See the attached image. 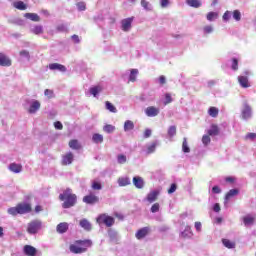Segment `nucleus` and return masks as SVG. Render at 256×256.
<instances>
[{
	"label": "nucleus",
	"mask_w": 256,
	"mask_h": 256,
	"mask_svg": "<svg viewBox=\"0 0 256 256\" xmlns=\"http://www.w3.org/2000/svg\"><path fill=\"white\" fill-rule=\"evenodd\" d=\"M59 200L63 201V209H71V207L77 205V195L73 194V191L70 188H67L59 195Z\"/></svg>",
	"instance_id": "obj_1"
},
{
	"label": "nucleus",
	"mask_w": 256,
	"mask_h": 256,
	"mask_svg": "<svg viewBox=\"0 0 256 256\" xmlns=\"http://www.w3.org/2000/svg\"><path fill=\"white\" fill-rule=\"evenodd\" d=\"M93 241L86 240H76L73 244L69 246L71 253L75 255H81V253H87V249L92 247Z\"/></svg>",
	"instance_id": "obj_2"
},
{
	"label": "nucleus",
	"mask_w": 256,
	"mask_h": 256,
	"mask_svg": "<svg viewBox=\"0 0 256 256\" xmlns=\"http://www.w3.org/2000/svg\"><path fill=\"white\" fill-rule=\"evenodd\" d=\"M31 211H33V208L27 202L18 203L15 207L8 209L9 215L13 217H16V215H26L27 213H31Z\"/></svg>",
	"instance_id": "obj_3"
},
{
	"label": "nucleus",
	"mask_w": 256,
	"mask_h": 256,
	"mask_svg": "<svg viewBox=\"0 0 256 256\" xmlns=\"http://www.w3.org/2000/svg\"><path fill=\"white\" fill-rule=\"evenodd\" d=\"M96 222L98 223V225H106V227H113V225H115V218L107 214H100L97 217Z\"/></svg>",
	"instance_id": "obj_4"
},
{
	"label": "nucleus",
	"mask_w": 256,
	"mask_h": 256,
	"mask_svg": "<svg viewBox=\"0 0 256 256\" xmlns=\"http://www.w3.org/2000/svg\"><path fill=\"white\" fill-rule=\"evenodd\" d=\"M42 222L40 220H32L30 223H28L27 226V233L29 235H35L41 231Z\"/></svg>",
	"instance_id": "obj_5"
},
{
	"label": "nucleus",
	"mask_w": 256,
	"mask_h": 256,
	"mask_svg": "<svg viewBox=\"0 0 256 256\" xmlns=\"http://www.w3.org/2000/svg\"><path fill=\"white\" fill-rule=\"evenodd\" d=\"M83 202L87 205H95V203H99V198L95 194L90 193L83 197Z\"/></svg>",
	"instance_id": "obj_6"
},
{
	"label": "nucleus",
	"mask_w": 256,
	"mask_h": 256,
	"mask_svg": "<svg viewBox=\"0 0 256 256\" xmlns=\"http://www.w3.org/2000/svg\"><path fill=\"white\" fill-rule=\"evenodd\" d=\"M73 160H74L73 152H68L62 156L61 165L63 166L71 165V163H73Z\"/></svg>",
	"instance_id": "obj_7"
},
{
	"label": "nucleus",
	"mask_w": 256,
	"mask_h": 256,
	"mask_svg": "<svg viewBox=\"0 0 256 256\" xmlns=\"http://www.w3.org/2000/svg\"><path fill=\"white\" fill-rule=\"evenodd\" d=\"M149 233H151V228L143 227L136 232L135 237L138 240L145 239V236L149 235Z\"/></svg>",
	"instance_id": "obj_8"
},
{
	"label": "nucleus",
	"mask_w": 256,
	"mask_h": 256,
	"mask_svg": "<svg viewBox=\"0 0 256 256\" xmlns=\"http://www.w3.org/2000/svg\"><path fill=\"white\" fill-rule=\"evenodd\" d=\"M134 17L125 18L121 21L122 31H129L131 29V25L133 23Z\"/></svg>",
	"instance_id": "obj_9"
},
{
	"label": "nucleus",
	"mask_w": 256,
	"mask_h": 256,
	"mask_svg": "<svg viewBox=\"0 0 256 256\" xmlns=\"http://www.w3.org/2000/svg\"><path fill=\"white\" fill-rule=\"evenodd\" d=\"M48 67L50 71H60L61 73H65V71H67L65 65L59 63H51Z\"/></svg>",
	"instance_id": "obj_10"
},
{
	"label": "nucleus",
	"mask_w": 256,
	"mask_h": 256,
	"mask_svg": "<svg viewBox=\"0 0 256 256\" xmlns=\"http://www.w3.org/2000/svg\"><path fill=\"white\" fill-rule=\"evenodd\" d=\"M158 198L159 190H153L147 194L146 201H148V203H155V201H157Z\"/></svg>",
	"instance_id": "obj_11"
},
{
	"label": "nucleus",
	"mask_w": 256,
	"mask_h": 256,
	"mask_svg": "<svg viewBox=\"0 0 256 256\" xmlns=\"http://www.w3.org/2000/svg\"><path fill=\"white\" fill-rule=\"evenodd\" d=\"M11 60L4 53H0V65L1 67H11Z\"/></svg>",
	"instance_id": "obj_12"
},
{
	"label": "nucleus",
	"mask_w": 256,
	"mask_h": 256,
	"mask_svg": "<svg viewBox=\"0 0 256 256\" xmlns=\"http://www.w3.org/2000/svg\"><path fill=\"white\" fill-rule=\"evenodd\" d=\"M145 113L147 117H157V115H159V108H156L155 106H149L146 108Z\"/></svg>",
	"instance_id": "obj_13"
},
{
	"label": "nucleus",
	"mask_w": 256,
	"mask_h": 256,
	"mask_svg": "<svg viewBox=\"0 0 256 256\" xmlns=\"http://www.w3.org/2000/svg\"><path fill=\"white\" fill-rule=\"evenodd\" d=\"M242 119H251V106L247 103L244 104L242 109Z\"/></svg>",
	"instance_id": "obj_14"
},
{
	"label": "nucleus",
	"mask_w": 256,
	"mask_h": 256,
	"mask_svg": "<svg viewBox=\"0 0 256 256\" xmlns=\"http://www.w3.org/2000/svg\"><path fill=\"white\" fill-rule=\"evenodd\" d=\"M23 251L27 256H36L37 255V249L31 245H25L23 248Z\"/></svg>",
	"instance_id": "obj_15"
},
{
	"label": "nucleus",
	"mask_w": 256,
	"mask_h": 256,
	"mask_svg": "<svg viewBox=\"0 0 256 256\" xmlns=\"http://www.w3.org/2000/svg\"><path fill=\"white\" fill-rule=\"evenodd\" d=\"M238 83L241 87H243V89H248V87H251V84H249V78L247 76H239Z\"/></svg>",
	"instance_id": "obj_16"
},
{
	"label": "nucleus",
	"mask_w": 256,
	"mask_h": 256,
	"mask_svg": "<svg viewBox=\"0 0 256 256\" xmlns=\"http://www.w3.org/2000/svg\"><path fill=\"white\" fill-rule=\"evenodd\" d=\"M56 231L60 234L67 233L69 231V224L67 222H61L57 225Z\"/></svg>",
	"instance_id": "obj_17"
},
{
	"label": "nucleus",
	"mask_w": 256,
	"mask_h": 256,
	"mask_svg": "<svg viewBox=\"0 0 256 256\" xmlns=\"http://www.w3.org/2000/svg\"><path fill=\"white\" fill-rule=\"evenodd\" d=\"M39 109H41V103L37 100H35L34 102H32V104L30 105L28 112L29 113H37V111H39Z\"/></svg>",
	"instance_id": "obj_18"
},
{
	"label": "nucleus",
	"mask_w": 256,
	"mask_h": 256,
	"mask_svg": "<svg viewBox=\"0 0 256 256\" xmlns=\"http://www.w3.org/2000/svg\"><path fill=\"white\" fill-rule=\"evenodd\" d=\"M9 170L12 171V173H21L23 171V166L21 164L11 163L9 165Z\"/></svg>",
	"instance_id": "obj_19"
},
{
	"label": "nucleus",
	"mask_w": 256,
	"mask_h": 256,
	"mask_svg": "<svg viewBox=\"0 0 256 256\" xmlns=\"http://www.w3.org/2000/svg\"><path fill=\"white\" fill-rule=\"evenodd\" d=\"M80 227H82V229H84L85 231H91V229H93L91 222H89V220L85 218L80 220Z\"/></svg>",
	"instance_id": "obj_20"
},
{
	"label": "nucleus",
	"mask_w": 256,
	"mask_h": 256,
	"mask_svg": "<svg viewBox=\"0 0 256 256\" xmlns=\"http://www.w3.org/2000/svg\"><path fill=\"white\" fill-rule=\"evenodd\" d=\"M70 149H73L74 151H79L81 149V143H79V140L72 139L68 143Z\"/></svg>",
	"instance_id": "obj_21"
},
{
	"label": "nucleus",
	"mask_w": 256,
	"mask_h": 256,
	"mask_svg": "<svg viewBox=\"0 0 256 256\" xmlns=\"http://www.w3.org/2000/svg\"><path fill=\"white\" fill-rule=\"evenodd\" d=\"M182 239H191L193 237V231H191V226H186L185 230L181 232Z\"/></svg>",
	"instance_id": "obj_22"
},
{
	"label": "nucleus",
	"mask_w": 256,
	"mask_h": 256,
	"mask_svg": "<svg viewBox=\"0 0 256 256\" xmlns=\"http://www.w3.org/2000/svg\"><path fill=\"white\" fill-rule=\"evenodd\" d=\"M133 183L137 189H143V187L145 186V182H143V178L141 177H134Z\"/></svg>",
	"instance_id": "obj_23"
},
{
	"label": "nucleus",
	"mask_w": 256,
	"mask_h": 256,
	"mask_svg": "<svg viewBox=\"0 0 256 256\" xmlns=\"http://www.w3.org/2000/svg\"><path fill=\"white\" fill-rule=\"evenodd\" d=\"M119 187H127V185H131V180L129 177H120L118 178Z\"/></svg>",
	"instance_id": "obj_24"
},
{
	"label": "nucleus",
	"mask_w": 256,
	"mask_h": 256,
	"mask_svg": "<svg viewBox=\"0 0 256 256\" xmlns=\"http://www.w3.org/2000/svg\"><path fill=\"white\" fill-rule=\"evenodd\" d=\"M186 3L189 7H193L194 9H199L202 5L201 0H187Z\"/></svg>",
	"instance_id": "obj_25"
},
{
	"label": "nucleus",
	"mask_w": 256,
	"mask_h": 256,
	"mask_svg": "<svg viewBox=\"0 0 256 256\" xmlns=\"http://www.w3.org/2000/svg\"><path fill=\"white\" fill-rule=\"evenodd\" d=\"M222 244L224 245V247H226L227 249H235V242L229 240V239H222Z\"/></svg>",
	"instance_id": "obj_26"
},
{
	"label": "nucleus",
	"mask_w": 256,
	"mask_h": 256,
	"mask_svg": "<svg viewBox=\"0 0 256 256\" xmlns=\"http://www.w3.org/2000/svg\"><path fill=\"white\" fill-rule=\"evenodd\" d=\"M24 17H25L26 19H30V21H35V22L41 21V18L39 17V15H38V14H35V13H26V14L24 15Z\"/></svg>",
	"instance_id": "obj_27"
},
{
	"label": "nucleus",
	"mask_w": 256,
	"mask_h": 256,
	"mask_svg": "<svg viewBox=\"0 0 256 256\" xmlns=\"http://www.w3.org/2000/svg\"><path fill=\"white\" fill-rule=\"evenodd\" d=\"M13 7H15V9H18L19 11H25V9H27V5L23 1L14 2Z\"/></svg>",
	"instance_id": "obj_28"
},
{
	"label": "nucleus",
	"mask_w": 256,
	"mask_h": 256,
	"mask_svg": "<svg viewBox=\"0 0 256 256\" xmlns=\"http://www.w3.org/2000/svg\"><path fill=\"white\" fill-rule=\"evenodd\" d=\"M135 129V123L131 120H127L124 123V131H133Z\"/></svg>",
	"instance_id": "obj_29"
},
{
	"label": "nucleus",
	"mask_w": 256,
	"mask_h": 256,
	"mask_svg": "<svg viewBox=\"0 0 256 256\" xmlns=\"http://www.w3.org/2000/svg\"><path fill=\"white\" fill-rule=\"evenodd\" d=\"M243 223L244 225H253L255 223V217L251 216V215H247L245 217H243Z\"/></svg>",
	"instance_id": "obj_30"
},
{
	"label": "nucleus",
	"mask_w": 256,
	"mask_h": 256,
	"mask_svg": "<svg viewBox=\"0 0 256 256\" xmlns=\"http://www.w3.org/2000/svg\"><path fill=\"white\" fill-rule=\"evenodd\" d=\"M208 135L211 137L219 135V127L215 124H212L211 129L208 130Z\"/></svg>",
	"instance_id": "obj_31"
},
{
	"label": "nucleus",
	"mask_w": 256,
	"mask_h": 256,
	"mask_svg": "<svg viewBox=\"0 0 256 256\" xmlns=\"http://www.w3.org/2000/svg\"><path fill=\"white\" fill-rule=\"evenodd\" d=\"M235 195H239V190L237 189H231L226 195H225V201H229L231 197H235Z\"/></svg>",
	"instance_id": "obj_32"
},
{
	"label": "nucleus",
	"mask_w": 256,
	"mask_h": 256,
	"mask_svg": "<svg viewBox=\"0 0 256 256\" xmlns=\"http://www.w3.org/2000/svg\"><path fill=\"white\" fill-rule=\"evenodd\" d=\"M137 75H139V70L132 69L130 71L129 81H131L132 83H135V81H137Z\"/></svg>",
	"instance_id": "obj_33"
},
{
	"label": "nucleus",
	"mask_w": 256,
	"mask_h": 256,
	"mask_svg": "<svg viewBox=\"0 0 256 256\" xmlns=\"http://www.w3.org/2000/svg\"><path fill=\"white\" fill-rule=\"evenodd\" d=\"M101 91H103V88L101 86H94L90 88V93L91 95H93V97H97V95H99Z\"/></svg>",
	"instance_id": "obj_34"
},
{
	"label": "nucleus",
	"mask_w": 256,
	"mask_h": 256,
	"mask_svg": "<svg viewBox=\"0 0 256 256\" xmlns=\"http://www.w3.org/2000/svg\"><path fill=\"white\" fill-rule=\"evenodd\" d=\"M92 141H93V143H96V144L103 143V135H101L99 133L93 134Z\"/></svg>",
	"instance_id": "obj_35"
},
{
	"label": "nucleus",
	"mask_w": 256,
	"mask_h": 256,
	"mask_svg": "<svg viewBox=\"0 0 256 256\" xmlns=\"http://www.w3.org/2000/svg\"><path fill=\"white\" fill-rule=\"evenodd\" d=\"M208 114L210 115V117H217L219 115V109L217 107H210L208 110Z\"/></svg>",
	"instance_id": "obj_36"
},
{
	"label": "nucleus",
	"mask_w": 256,
	"mask_h": 256,
	"mask_svg": "<svg viewBox=\"0 0 256 256\" xmlns=\"http://www.w3.org/2000/svg\"><path fill=\"white\" fill-rule=\"evenodd\" d=\"M182 151H183V153H190L191 152V148H189V144L187 143V138H183Z\"/></svg>",
	"instance_id": "obj_37"
},
{
	"label": "nucleus",
	"mask_w": 256,
	"mask_h": 256,
	"mask_svg": "<svg viewBox=\"0 0 256 256\" xmlns=\"http://www.w3.org/2000/svg\"><path fill=\"white\" fill-rule=\"evenodd\" d=\"M219 17V13L217 12H209L206 16L207 21H215Z\"/></svg>",
	"instance_id": "obj_38"
},
{
	"label": "nucleus",
	"mask_w": 256,
	"mask_h": 256,
	"mask_svg": "<svg viewBox=\"0 0 256 256\" xmlns=\"http://www.w3.org/2000/svg\"><path fill=\"white\" fill-rule=\"evenodd\" d=\"M117 161L119 165H125V163H127V156H125V154H119L117 156Z\"/></svg>",
	"instance_id": "obj_39"
},
{
	"label": "nucleus",
	"mask_w": 256,
	"mask_h": 256,
	"mask_svg": "<svg viewBox=\"0 0 256 256\" xmlns=\"http://www.w3.org/2000/svg\"><path fill=\"white\" fill-rule=\"evenodd\" d=\"M105 105L108 111H110L111 113H117V108L113 104H111V102L106 101Z\"/></svg>",
	"instance_id": "obj_40"
},
{
	"label": "nucleus",
	"mask_w": 256,
	"mask_h": 256,
	"mask_svg": "<svg viewBox=\"0 0 256 256\" xmlns=\"http://www.w3.org/2000/svg\"><path fill=\"white\" fill-rule=\"evenodd\" d=\"M177 135V126H170L168 128V136L175 137Z\"/></svg>",
	"instance_id": "obj_41"
},
{
	"label": "nucleus",
	"mask_w": 256,
	"mask_h": 256,
	"mask_svg": "<svg viewBox=\"0 0 256 256\" xmlns=\"http://www.w3.org/2000/svg\"><path fill=\"white\" fill-rule=\"evenodd\" d=\"M155 149H157V142H153L150 146L147 147L148 155H151V153H155Z\"/></svg>",
	"instance_id": "obj_42"
},
{
	"label": "nucleus",
	"mask_w": 256,
	"mask_h": 256,
	"mask_svg": "<svg viewBox=\"0 0 256 256\" xmlns=\"http://www.w3.org/2000/svg\"><path fill=\"white\" fill-rule=\"evenodd\" d=\"M103 131L105 133H113V131H115V126L111 125V124H107L103 127Z\"/></svg>",
	"instance_id": "obj_43"
},
{
	"label": "nucleus",
	"mask_w": 256,
	"mask_h": 256,
	"mask_svg": "<svg viewBox=\"0 0 256 256\" xmlns=\"http://www.w3.org/2000/svg\"><path fill=\"white\" fill-rule=\"evenodd\" d=\"M32 33H34V35H41L43 33V26H35L33 29H32Z\"/></svg>",
	"instance_id": "obj_44"
},
{
	"label": "nucleus",
	"mask_w": 256,
	"mask_h": 256,
	"mask_svg": "<svg viewBox=\"0 0 256 256\" xmlns=\"http://www.w3.org/2000/svg\"><path fill=\"white\" fill-rule=\"evenodd\" d=\"M92 189L94 191H101V189H103V186L101 185L100 182L94 181L92 182Z\"/></svg>",
	"instance_id": "obj_45"
},
{
	"label": "nucleus",
	"mask_w": 256,
	"mask_h": 256,
	"mask_svg": "<svg viewBox=\"0 0 256 256\" xmlns=\"http://www.w3.org/2000/svg\"><path fill=\"white\" fill-rule=\"evenodd\" d=\"M231 69L233 71H237L239 69V60H237V58H233L232 59V66Z\"/></svg>",
	"instance_id": "obj_46"
},
{
	"label": "nucleus",
	"mask_w": 256,
	"mask_h": 256,
	"mask_svg": "<svg viewBox=\"0 0 256 256\" xmlns=\"http://www.w3.org/2000/svg\"><path fill=\"white\" fill-rule=\"evenodd\" d=\"M141 6L146 9V11H151V4L147 0H141Z\"/></svg>",
	"instance_id": "obj_47"
},
{
	"label": "nucleus",
	"mask_w": 256,
	"mask_h": 256,
	"mask_svg": "<svg viewBox=\"0 0 256 256\" xmlns=\"http://www.w3.org/2000/svg\"><path fill=\"white\" fill-rule=\"evenodd\" d=\"M232 15L235 21H241V12L239 10H234Z\"/></svg>",
	"instance_id": "obj_48"
},
{
	"label": "nucleus",
	"mask_w": 256,
	"mask_h": 256,
	"mask_svg": "<svg viewBox=\"0 0 256 256\" xmlns=\"http://www.w3.org/2000/svg\"><path fill=\"white\" fill-rule=\"evenodd\" d=\"M159 209H161V206L159 205V203H154L151 206L150 211L151 213H158Z\"/></svg>",
	"instance_id": "obj_49"
},
{
	"label": "nucleus",
	"mask_w": 256,
	"mask_h": 256,
	"mask_svg": "<svg viewBox=\"0 0 256 256\" xmlns=\"http://www.w3.org/2000/svg\"><path fill=\"white\" fill-rule=\"evenodd\" d=\"M44 95H45L46 97H48V99H53V97H54V92H53V90H51V89H46V90L44 91Z\"/></svg>",
	"instance_id": "obj_50"
},
{
	"label": "nucleus",
	"mask_w": 256,
	"mask_h": 256,
	"mask_svg": "<svg viewBox=\"0 0 256 256\" xmlns=\"http://www.w3.org/2000/svg\"><path fill=\"white\" fill-rule=\"evenodd\" d=\"M172 102H173V98L171 97V94L166 93V94H165V102H164V105H169V103H172Z\"/></svg>",
	"instance_id": "obj_51"
},
{
	"label": "nucleus",
	"mask_w": 256,
	"mask_h": 256,
	"mask_svg": "<svg viewBox=\"0 0 256 256\" xmlns=\"http://www.w3.org/2000/svg\"><path fill=\"white\" fill-rule=\"evenodd\" d=\"M202 143L203 145H208L211 143V137H209V135H204L202 137Z\"/></svg>",
	"instance_id": "obj_52"
},
{
	"label": "nucleus",
	"mask_w": 256,
	"mask_h": 256,
	"mask_svg": "<svg viewBox=\"0 0 256 256\" xmlns=\"http://www.w3.org/2000/svg\"><path fill=\"white\" fill-rule=\"evenodd\" d=\"M175 191H177V184L173 183L171 184L170 188L168 189V193L169 195L175 193Z\"/></svg>",
	"instance_id": "obj_53"
},
{
	"label": "nucleus",
	"mask_w": 256,
	"mask_h": 256,
	"mask_svg": "<svg viewBox=\"0 0 256 256\" xmlns=\"http://www.w3.org/2000/svg\"><path fill=\"white\" fill-rule=\"evenodd\" d=\"M222 19H223V21H229V19H231V12L226 11L222 16Z\"/></svg>",
	"instance_id": "obj_54"
},
{
	"label": "nucleus",
	"mask_w": 256,
	"mask_h": 256,
	"mask_svg": "<svg viewBox=\"0 0 256 256\" xmlns=\"http://www.w3.org/2000/svg\"><path fill=\"white\" fill-rule=\"evenodd\" d=\"M245 139H249L250 141H253L254 139H256V133H248L245 136Z\"/></svg>",
	"instance_id": "obj_55"
},
{
	"label": "nucleus",
	"mask_w": 256,
	"mask_h": 256,
	"mask_svg": "<svg viewBox=\"0 0 256 256\" xmlns=\"http://www.w3.org/2000/svg\"><path fill=\"white\" fill-rule=\"evenodd\" d=\"M160 5L162 9L169 7V0H160Z\"/></svg>",
	"instance_id": "obj_56"
},
{
	"label": "nucleus",
	"mask_w": 256,
	"mask_h": 256,
	"mask_svg": "<svg viewBox=\"0 0 256 256\" xmlns=\"http://www.w3.org/2000/svg\"><path fill=\"white\" fill-rule=\"evenodd\" d=\"M77 7H78L79 11H85V9H87V7L85 6V4L83 2L77 3Z\"/></svg>",
	"instance_id": "obj_57"
},
{
	"label": "nucleus",
	"mask_w": 256,
	"mask_h": 256,
	"mask_svg": "<svg viewBox=\"0 0 256 256\" xmlns=\"http://www.w3.org/2000/svg\"><path fill=\"white\" fill-rule=\"evenodd\" d=\"M54 127L55 129H58L59 131H61V129H63V124L59 121L54 123Z\"/></svg>",
	"instance_id": "obj_58"
},
{
	"label": "nucleus",
	"mask_w": 256,
	"mask_h": 256,
	"mask_svg": "<svg viewBox=\"0 0 256 256\" xmlns=\"http://www.w3.org/2000/svg\"><path fill=\"white\" fill-rule=\"evenodd\" d=\"M159 83H160V85H165V83H167V78H165L164 75H161L159 77Z\"/></svg>",
	"instance_id": "obj_59"
},
{
	"label": "nucleus",
	"mask_w": 256,
	"mask_h": 256,
	"mask_svg": "<svg viewBox=\"0 0 256 256\" xmlns=\"http://www.w3.org/2000/svg\"><path fill=\"white\" fill-rule=\"evenodd\" d=\"M151 133H152L151 129H146V130L144 131V137H145V139H149V137H151Z\"/></svg>",
	"instance_id": "obj_60"
},
{
	"label": "nucleus",
	"mask_w": 256,
	"mask_h": 256,
	"mask_svg": "<svg viewBox=\"0 0 256 256\" xmlns=\"http://www.w3.org/2000/svg\"><path fill=\"white\" fill-rule=\"evenodd\" d=\"M204 33H207V34L213 33V27H211V26H205V27H204Z\"/></svg>",
	"instance_id": "obj_61"
},
{
	"label": "nucleus",
	"mask_w": 256,
	"mask_h": 256,
	"mask_svg": "<svg viewBox=\"0 0 256 256\" xmlns=\"http://www.w3.org/2000/svg\"><path fill=\"white\" fill-rule=\"evenodd\" d=\"M212 193H214V194H219V193H221V188H219V186H214V187L212 188Z\"/></svg>",
	"instance_id": "obj_62"
},
{
	"label": "nucleus",
	"mask_w": 256,
	"mask_h": 256,
	"mask_svg": "<svg viewBox=\"0 0 256 256\" xmlns=\"http://www.w3.org/2000/svg\"><path fill=\"white\" fill-rule=\"evenodd\" d=\"M213 211H215V213H219V211H221V206L219 205V203H216L214 205Z\"/></svg>",
	"instance_id": "obj_63"
},
{
	"label": "nucleus",
	"mask_w": 256,
	"mask_h": 256,
	"mask_svg": "<svg viewBox=\"0 0 256 256\" xmlns=\"http://www.w3.org/2000/svg\"><path fill=\"white\" fill-rule=\"evenodd\" d=\"M20 55H21L22 57H29V51H27V50H22V51H20Z\"/></svg>",
	"instance_id": "obj_64"
}]
</instances>
